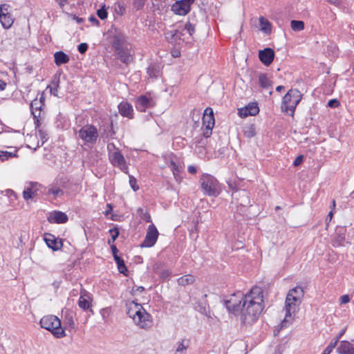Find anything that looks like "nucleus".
<instances>
[{"mask_svg":"<svg viewBox=\"0 0 354 354\" xmlns=\"http://www.w3.org/2000/svg\"><path fill=\"white\" fill-rule=\"evenodd\" d=\"M241 309V321L244 325H251L256 322L263 309V304L255 302L249 296H245Z\"/></svg>","mask_w":354,"mask_h":354,"instance_id":"f257e3e1","label":"nucleus"},{"mask_svg":"<svg viewBox=\"0 0 354 354\" xmlns=\"http://www.w3.org/2000/svg\"><path fill=\"white\" fill-rule=\"evenodd\" d=\"M39 324L41 328L50 331L56 338H62L66 336L65 328L62 326L60 319L55 315H49L43 317Z\"/></svg>","mask_w":354,"mask_h":354,"instance_id":"f03ea898","label":"nucleus"},{"mask_svg":"<svg viewBox=\"0 0 354 354\" xmlns=\"http://www.w3.org/2000/svg\"><path fill=\"white\" fill-rule=\"evenodd\" d=\"M302 98V94L298 89H290L283 97L281 111L291 115Z\"/></svg>","mask_w":354,"mask_h":354,"instance_id":"7ed1b4c3","label":"nucleus"},{"mask_svg":"<svg viewBox=\"0 0 354 354\" xmlns=\"http://www.w3.org/2000/svg\"><path fill=\"white\" fill-rule=\"evenodd\" d=\"M136 317H133L134 323L140 328L149 329L152 326L151 315L148 313L141 304H135Z\"/></svg>","mask_w":354,"mask_h":354,"instance_id":"20e7f679","label":"nucleus"},{"mask_svg":"<svg viewBox=\"0 0 354 354\" xmlns=\"http://www.w3.org/2000/svg\"><path fill=\"white\" fill-rule=\"evenodd\" d=\"M203 193L209 196H217L221 192V186L217 178H201Z\"/></svg>","mask_w":354,"mask_h":354,"instance_id":"39448f33","label":"nucleus"},{"mask_svg":"<svg viewBox=\"0 0 354 354\" xmlns=\"http://www.w3.org/2000/svg\"><path fill=\"white\" fill-rule=\"evenodd\" d=\"M78 136L84 143L93 145L96 142L99 134L95 126L93 124H86L79 130Z\"/></svg>","mask_w":354,"mask_h":354,"instance_id":"423d86ee","label":"nucleus"},{"mask_svg":"<svg viewBox=\"0 0 354 354\" xmlns=\"http://www.w3.org/2000/svg\"><path fill=\"white\" fill-rule=\"evenodd\" d=\"M301 299L295 296H289V295H286V301H285V308H286V317L281 322L282 327L286 326L287 318L291 317L292 314L295 313L297 309L299 306L302 302Z\"/></svg>","mask_w":354,"mask_h":354,"instance_id":"0eeeda50","label":"nucleus"},{"mask_svg":"<svg viewBox=\"0 0 354 354\" xmlns=\"http://www.w3.org/2000/svg\"><path fill=\"white\" fill-rule=\"evenodd\" d=\"M244 297V295L241 292L239 291L236 293L232 295L229 299H225L224 301L225 306L230 313H238L242 308Z\"/></svg>","mask_w":354,"mask_h":354,"instance_id":"6e6552de","label":"nucleus"},{"mask_svg":"<svg viewBox=\"0 0 354 354\" xmlns=\"http://www.w3.org/2000/svg\"><path fill=\"white\" fill-rule=\"evenodd\" d=\"M159 232L154 224L149 225L147 230V234L144 241L140 244L142 248L153 247L158 238Z\"/></svg>","mask_w":354,"mask_h":354,"instance_id":"1a4fd4ad","label":"nucleus"},{"mask_svg":"<svg viewBox=\"0 0 354 354\" xmlns=\"http://www.w3.org/2000/svg\"><path fill=\"white\" fill-rule=\"evenodd\" d=\"M194 0H178L171 6V10L176 14L181 16L186 15L190 11L191 5Z\"/></svg>","mask_w":354,"mask_h":354,"instance_id":"9d476101","label":"nucleus"},{"mask_svg":"<svg viewBox=\"0 0 354 354\" xmlns=\"http://www.w3.org/2000/svg\"><path fill=\"white\" fill-rule=\"evenodd\" d=\"M164 158L167 161L168 167L172 171L175 177L181 173L183 167L176 156L172 154H168L165 156Z\"/></svg>","mask_w":354,"mask_h":354,"instance_id":"9b49d317","label":"nucleus"},{"mask_svg":"<svg viewBox=\"0 0 354 354\" xmlns=\"http://www.w3.org/2000/svg\"><path fill=\"white\" fill-rule=\"evenodd\" d=\"M111 163L119 167L125 174H127V166L125 159L122 154L119 151H115L111 153L109 156Z\"/></svg>","mask_w":354,"mask_h":354,"instance_id":"f8f14e48","label":"nucleus"},{"mask_svg":"<svg viewBox=\"0 0 354 354\" xmlns=\"http://www.w3.org/2000/svg\"><path fill=\"white\" fill-rule=\"evenodd\" d=\"M44 241L49 248H51L53 251H57L60 250L63 246V242L62 239H57L55 235L50 233H46L44 234Z\"/></svg>","mask_w":354,"mask_h":354,"instance_id":"ddd939ff","label":"nucleus"},{"mask_svg":"<svg viewBox=\"0 0 354 354\" xmlns=\"http://www.w3.org/2000/svg\"><path fill=\"white\" fill-rule=\"evenodd\" d=\"M47 220L50 223L63 224L68 221V217L64 212L53 211L49 213Z\"/></svg>","mask_w":354,"mask_h":354,"instance_id":"4468645a","label":"nucleus"},{"mask_svg":"<svg viewBox=\"0 0 354 354\" xmlns=\"http://www.w3.org/2000/svg\"><path fill=\"white\" fill-rule=\"evenodd\" d=\"M129 46L126 35L121 32H116L113 36L112 46L114 50H120Z\"/></svg>","mask_w":354,"mask_h":354,"instance_id":"2eb2a0df","label":"nucleus"},{"mask_svg":"<svg viewBox=\"0 0 354 354\" xmlns=\"http://www.w3.org/2000/svg\"><path fill=\"white\" fill-rule=\"evenodd\" d=\"M259 58L265 66H268L274 60V51L270 48L259 50Z\"/></svg>","mask_w":354,"mask_h":354,"instance_id":"dca6fc26","label":"nucleus"},{"mask_svg":"<svg viewBox=\"0 0 354 354\" xmlns=\"http://www.w3.org/2000/svg\"><path fill=\"white\" fill-rule=\"evenodd\" d=\"M115 55L122 63L129 64L133 61V57L130 53L128 46L115 50Z\"/></svg>","mask_w":354,"mask_h":354,"instance_id":"f3484780","label":"nucleus"},{"mask_svg":"<svg viewBox=\"0 0 354 354\" xmlns=\"http://www.w3.org/2000/svg\"><path fill=\"white\" fill-rule=\"evenodd\" d=\"M64 180L62 181V186L63 188L66 189L70 192H78L80 188V183L78 180H74L75 178H73L72 181H70L69 178H63Z\"/></svg>","mask_w":354,"mask_h":354,"instance_id":"a211bd4d","label":"nucleus"},{"mask_svg":"<svg viewBox=\"0 0 354 354\" xmlns=\"http://www.w3.org/2000/svg\"><path fill=\"white\" fill-rule=\"evenodd\" d=\"M119 113L123 117H127L128 118H133V109L131 106L128 102H122L118 105Z\"/></svg>","mask_w":354,"mask_h":354,"instance_id":"6ab92c4d","label":"nucleus"},{"mask_svg":"<svg viewBox=\"0 0 354 354\" xmlns=\"http://www.w3.org/2000/svg\"><path fill=\"white\" fill-rule=\"evenodd\" d=\"M244 296H249L252 300L255 302L263 304V291L259 287H253L249 292L245 294Z\"/></svg>","mask_w":354,"mask_h":354,"instance_id":"aec40b11","label":"nucleus"},{"mask_svg":"<svg viewBox=\"0 0 354 354\" xmlns=\"http://www.w3.org/2000/svg\"><path fill=\"white\" fill-rule=\"evenodd\" d=\"M38 185L37 183H30L29 186L26 187L23 192V197L26 201L32 198L35 195H37V186Z\"/></svg>","mask_w":354,"mask_h":354,"instance_id":"412c9836","label":"nucleus"},{"mask_svg":"<svg viewBox=\"0 0 354 354\" xmlns=\"http://www.w3.org/2000/svg\"><path fill=\"white\" fill-rule=\"evenodd\" d=\"M75 315V313L70 309H66L64 312V318H63L64 324L66 326H67L69 328H73V329L75 328V322H74Z\"/></svg>","mask_w":354,"mask_h":354,"instance_id":"4be33fe9","label":"nucleus"},{"mask_svg":"<svg viewBox=\"0 0 354 354\" xmlns=\"http://www.w3.org/2000/svg\"><path fill=\"white\" fill-rule=\"evenodd\" d=\"M203 124L204 126L209 125V127H214V117L212 108L207 107L205 109L203 117Z\"/></svg>","mask_w":354,"mask_h":354,"instance_id":"5701e85b","label":"nucleus"},{"mask_svg":"<svg viewBox=\"0 0 354 354\" xmlns=\"http://www.w3.org/2000/svg\"><path fill=\"white\" fill-rule=\"evenodd\" d=\"M337 350L339 354H354V347L348 341H341Z\"/></svg>","mask_w":354,"mask_h":354,"instance_id":"b1692460","label":"nucleus"},{"mask_svg":"<svg viewBox=\"0 0 354 354\" xmlns=\"http://www.w3.org/2000/svg\"><path fill=\"white\" fill-rule=\"evenodd\" d=\"M0 21L4 28H9L11 27L14 22V19L12 15L9 12L5 14L3 13L2 10H0Z\"/></svg>","mask_w":354,"mask_h":354,"instance_id":"393cba45","label":"nucleus"},{"mask_svg":"<svg viewBox=\"0 0 354 354\" xmlns=\"http://www.w3.org/2000/svg\"><path fill=\"white\" fill-rule=\"evenodd\" d=\"M149 98L145 95H141L137 100L136 107L138 111L144 112L149 106Z\"/></svg>","mask_w":354,"mask_h":354,"instance_id":"a878e982","label":"nucleus"},{"mask_svg":"<svg viewBox=\"0 0 354 354\" xmlns=\"http://www.w3.org/2000/svg\"><path fill=\"white\" fill-rule=\"evenodd\" d=\"M260 30L266 35H270L272 32V24L264 17H260L259 19Z\"/></svg>","mask_w":354,"mask_h":354,"instance_id":"bb28decb","label":"nucleus"},{"mask_svg":"<svg viewBox=\"0 0 354 354\" xmlns=\"http://www.w3.org/2000/svg\"><path fill=\"white\" fill-rule=\"evenodd\" d=\"M55 63L57 66L66 64L69 62V57L62 51L56 52L54 54Z\"/></svg>","mask_w":354,"mask_h":354,"instance_id":"cd10ccee","label":"nucleus"},{"mask_svg":"<svg viewBox=\"0 0 354 354\" xmlns=\"http://www.w3.org/2000/svg\"><path fill=\"white\" fill-rule=\"evenodd\" d=\"M41 104H39L37 99L32 101L30 104V111L34 118H39L41 113Z\"/></svg>","mask_w":354,"mask_h":354,"instance_id":"c85d7f7f","label":"nucleus"},{"mask_svg":"<svg viewBox=\"0 0 354 354\" xmlns=\"http://www.w3.org/2000/svg\"><path fill=\"white\" fill-rule=\"evenodd\" d=\"M243 178H229L227 181L228 187L230 189L233 191H238L242 187V180Z\"/></svg>","mask_w":354,"mask_h":354,"instance_id":"c756f323","label":"nucleus"},{"mask_svg":"<svg viewBox=\"0 0 354 354\" xmlns=\"http://www.w3.org/2000/svg\"><path fill=\"white\" fill-rule=\"evenodd\" d=\"M194 281L195 277L192 274H186L178 279V285L183 286L192 284Z\"/></svg>","mask_w":354,"mask_h":354,"instance_id":"7c9ffc66","label":"nucleus"},{"mask_svg":"<svg viewBox=\"0 0 354 354\" xmlns=\"http://www.w3.org/2000/svg\"><path fill=\"white\" fill-rule=\"evenodd\" d=\"M259 83L263 88H268L272 86L270 80L265 73H261L259 75Z\"/></svg>","mask_w":354,"mask_h":354,"instance_id":"2f4dec72","label":"nucleus"},{"mask_svg":"<svg viewBox=\"0 0 354 354\" xmlns=\"http://www.w3.org/2000/svg\"><path fill=\"white\" fill-rule=\"evenodd\" d=\"M287 295H289L290 297L293 295L303 299L304 296V290L301 286H297L296 287L290 289Z\"/></svg>","mask_w":354,"mask_h":354,"instance_id":"473e14b6","label":"nucleus"},{"mask_svg":"<svg viewBox=\"0 0 354 354\" xmlns=\"http://www.w3.org/2000/svg\"><path fill=\"white\" fill-rule=\"evenodd\" d=\"M78 306L84 310H90L93 313V310L91 309L90 302L88 299L84 297V295H80L78 300Z\"/></svg>","mask_w":354,"mask_h":354,"instance_id":"72a5a7b5","label":"nucleus"},{"mask_svg":"<svg viewBox=\"0 0 354 354\" xmlns=\"http://www.w3.org/2000/svg\"><path fill=\"white\" fill-rule=\"evenodd\" d=\"M290 26L292 30L298 32L304 29V22L299 20H292Z\"/></svg>","mask_w":354,"mask_h":354,"instance_id":"f704fd0d","label":"nucleus"},{"mask_svg":"<svg viewBox=\"0 0 354 354\" xmlns=\"http://www.w3.org/2000/svg\"><path fill=\"white\" fill-rule=\"evenodd\" d=\"M189 339H182L180 342H178L176 351L177 353H183V351H185L189 346Z\"/></svg>","mask_w":354,"mask_h":354,"instance_id":"c9c22d12","label":"nucleus"},{"mask_svg":"<svg viewBox=\"0 0 354 354\" xmlns=\"http://www.w3.org/2000/svg\"><path fill=\"white\" fill-rule=\"evenodd\" d=\"M243 134L246 138H250L255 136V127L253 124L248 125L244 127Z\"/></svg>","mask_w":354,"mask_h":354,"instance_id":"e433bc0d","label":"nucleus"},{"mask_svg":"<svg viewBox=\"0 0 354 354\" xmlns=\"http://www.w3.org/2000/svg\"><path fill=\"white\" fill-rule=\"evenodd\" d=\"M246 106L248 109V113H250V115H256L259 112V108L257 102L250 103Z\"/></svg>","mask_w":354,"mask_h":354,"instance_id":"4c0bfd02","label":"nucleus"},{"mask_svg":"<svg viewBox=\"0 0 354 354\" xmlns=\"http://www.w3.org/2000/svg\"><path fill=\"white\" fill-rule=\"evenodd\" d=\"M135 304H138V303L135 302L134 301L129 303L127 306V314L128 316L133 319V317H136V307L134 306Z\"/></svg>","mask_w":354,"mask_h":354,"instance_id":"58836bf2","label":"nucleus"},{"mask_svg":"<svg viewBox=\"0 0 354 354\" xmlns=\"http://www.w3.org/2000/svg\"><path fill=\"white\" fill-rule=\"evenodd\" d=\"M17 156L16 152L12 153L8 152L7 151H1L0 150V160L1 162H3L5 160H7L10 158H14Z\"/></svg>","mask_w":354,"mask_h":354,"instance_id":"ea45409f","label":"nucleus"},{"mask_svg":"<svg viewBox=\"0 0 354 354\" xmlns=\"http://www.w3.org/2000/svg\"><path fill=\"white\" fill-rule=\"evenodd\" d=\"M109 232L111 235V240H109L108 243L111 245V243H113V242L119 236L120 230L118 227H114L113 228L110 229Z\"/></svg>","mask_w":354,"mask_h":354,"instance_id":"a19ab883","label":"nucleus"},{"mask_svg":"<svg viewBox=\"0 0 354 354\" xmlns=\"http://www.w3.org/2000/svg\"><path fill=\"white\" fill-rule=\"evenodd\" d=\"M166 35H167V37H171V38H174L175 39H183L182 38V36H183V34L179 30H174L167 31Z\"/></svg>","mask_w":354,"mask_h":354,"instance_id":"79ce46f5","label":"nucleus"},{"mask_svg":"<svg viewBox=\"0 0 354 354\" xmlns=\"http://www.w3.org/2000/svg\"><path fill=\"white\" fill-rule=\"evenodd\" d=\"M159 73L158 68L154 65H150L147 68V73L151 77H157Z\"/></svg>","mask_w":354,"mask_h":354,"instance_id":"37998d69","label":"nucleus"},{"mask_svg":"<svg viewBox=\"0 0 354 354\" xmlns=\"http://www.w3.org/2000/svg\"><path fill=\"white\" fill-rule=\"evenodd\" d=\"M48 193L49 194H53L55 197L62 196L64 194V192L62 189L57 187H52L48 189Z\"/></svg>","mask_w":354,"mask_h":354,"instance_id":"c03bdc74","label":"nucleus"},{"mask_svg":"<svg viewBox=\"0 0 354 354\" xmlns=\"http://www.w3.org/2000/svg\"><path fill=\"white\" fill-rule=\"evenodd\" d=\"M52 84L53 85V86H48V88H50V93L54 96H58L59 80L57 81L53 80Z\"/></svg>","mask_w":354,"mask_h":354,"instance_id":"a18cd8bd","label":"nucleus"},{"mask_svg":"<svg viewBox=\"0 0 354 354\" xmlns=\"http://www.w3.org/2000/svg\"><path fill=\"white\" fill-rule=\"evenodd\" d=\"M97 15L102 20L107 18L108 13L105 8V6H103L101 8L97 10Z\"/></svg>","mask_w":354,"mask_h":354,"instance_id":"49530a36","label":"nucleus"},{"mask_svg":"<svg viewBox=\"0 0 354 354\" xmlns=\"http://www.w3.org/2000/svg\"><path fill=\"white\" fill-rule=\"evenodd\" d=\"M197 310L200 311L201 313L208 316L209 308L205 303H200L198 305Z\"/></svg>","mask_w":354,"mask_h":354,"instance_id":"de8ad7c7","label":"nucleus"},{"mask_svg":"<svg viewBox=\"0 0 354 354\" xmlns=\"http://www.w3.org/2000/svg\"><path fill=\"white\" fill-rule=\"evenodd\" d=\"M184 30H186L190 37H192L195 31V27L189 21L187 22L184 26Z\"/></svg>","mask_w":354,"mask_h":354,"instance_id":"09e8293b","label":"nucleus"},{"mask_svg":"<svg viewBox=\"0 0 354 354\" xmlns=\"http://www.w3.org/2000/svg\"><path fill=\"white\" fill-rule=\"evenodd\" d=\"M146 0H133V7L136 10H140L143 8Z\"/></svg>","mask_w":354,"mask_h":354,"instance_id":"8fccbe9b","label":"nucleus"},{"mask_svg":"<svg viewBox=\"0 0 354 354\" xmlns=\"http://www.w3.org/2000/svg\"><path fill=\"white\" fill-rule=\"evenodd\" d=\"M164 263L162 262H156L153 266V270L156 274H158L161 270L164 269Z\"/></svg>","mask_w":354,"mask_h":354,"instance_id":"3c124183","label":"nucleus"},{"mask_svg":"<svg viewBox=\"0 0 354 354\" xmlns=\"http://www.w3.org/2000/svg\"><path fill=\"white\" fill-rule=\"evenodd\" d=\"M120 273L123 274L124 276H128L129 270L125 265L124 261L117 266Z\"/></svg>","mask_w":354,"mask_h":354,"instance_id":"603ef678","label":"nucleus"},{"mask_svg":"<svg viewBox=\"0 0 354 354\" xmlns=\"http://www.w3.org/2000/svg\"><path fill=\"white\" fill-rule=\"evenodd\" d=\"M171 273V271H169L168 269H163L162 270H161L160 272L158 275H159L160 279H162V280H165L167 278H169V277L170 276Z\"/></svg>","mask_w":354,"mask_h":354,"instance_id":"864d4df0","label":"nucleus"},{"mask_svg":"<svg viewBox=\"0 0 354 354\" xmlns=\"http://www.w3.org/2000/svg\"><path fill=\"white\" fill-rule=\"evenodd\" d=\"M345 237L343 235H337V236L334 240L333 245L335 246H340L343 244L344 241Z\"/></svg>","mask_w":354,"mask_h":354,"instance_id":"5fc2aeb1","label":"nucleus"},{"mask_svg":"<svg viewBox=\"0 0 354 354\" xmlns=\"http://www.w3.org/2000/svg\"><path fill=\"white\" fill-rule=\"evenodd\" d=\"M238 111H239V115L241 118H245V117L250 115V113H248V109L247 106H245L241 109H239Z\"/></svg>","mask_w":354,"mask_h":354,"instance_id":"6e6d98bb","label":"nucleus"},{"mask_svg":"<svg viewBox=\"0 0 354 354\" xmlns=\"http://www.w3.org/2000/svg\"><path fill=\"white\" fill-rule=\"evenodd\" d=\"M129 185L133 191L136 192L139 189V185L136 178H129Z\"/></svg>","mask_w":354,"mask_h":354,"instance_id":"4d7b16f0","label":"nucleus"},{"mask_svg":"<svg viewBox=\"0 0 354 354\" xmlns=\"http://www.w3.org/2000/svg\"><path fill=\"white\" fill-rule=\"evenodd\" d=\"M88 44L86 43H82L78 45L77 50L81 54H84L88 50Z\"/></svg>","mask_w":354,"mask_h":354,"instance_id":"13d9d810","label":"nucleus"},{"mask_svg":"<svg viewBox=\"0 0 354 354\" xmlns=\"http://www.w3.org/2000/svg\"><path fill=\"white\" fill-rule=\"evenodd\" d=\"M38 133L41 139L42 140V145L48 140L47 133L41 129H39Z\"/></svg>","mask_w":354,"mask_h":354,"instance_id":"bf43d9fd","label":"nucleus"},{"mask_svg":"<svg viewBox=\"0 0 354 354\" xmlns=\"http://www.w3.org/2000/svg\"><path fill=\"white\" fill-rule=\"evenodd\" d=\"M340 105L339 102L336 99H332L328 101V106L331 108H336Z\"/></svg>","mask_w":354,"mask_h":354,"instance_id":"052dcab7","label":"nucleus"},{"mask_svg":"<svg viewBox=\"0 0 354 354\" xmlns=\"http://www.w3.org/2000/svg\"><path fill=\"white\" fill-rule=\"evenodd\" d=\"M212 129L213 127H209V125H207L205 126V129L203 132V136L205 137V138H209L210 137V136L212 135Z\"/></svg>","mask_w":354,"mask_h":354,"instance_id":"680f3d73","label":"nucleus"},{"mask_svg":"<svg viewBox=\"0 0 354 354\" xmlns=\"http://www.w3.org/2000/svg\"><path fill=\"white\" fill-rule=\"evenodd\" d=\"M304 159V157L302 155L297 156L295 158V160H294L293 165L296 167L299 166V165H301L303 162Z\"/></svg>","mask_w":354,"mask_h":354,"instance_id":"e2e57ef3","label":"nucleus"},{"mask_svg":"<svg viewBox=\"0 0 354 354\" xmlns=\"http://www.w3.org/2000/svg\"><path fill=\"white\" fill-rule=\"evenodd\" d=\"M350 300H351L350 297L348 295H344L341 296L340 299H339L340 304H347L350 301Z\"/></svg>","mask_w":354,"mask_h":354,"instance_id":"0e129e2a","label":"nucleus"},{"mask_svg":"<svg viewBox=\"0 0 354 354\" xmlns=\"http://www.w3.org/2000/svg\"><path fill=\"white\" fill-rule=\"evenodd\" d=\"M339 339V337L336 336V337L334 338L328 346H332L331 349L333 350V348L337 346Z\"/></svg>","mask_w":354,"mask_h":354,"instance_id":"69168bd1","label":"nucleus"},{"mask_svg":"<svg viewBox=\"0 0 354 354\" xmlns=\"http://www.w3.org/2000/svg\"><path fill=\"white\" fill-rule=\"evenodd\" d=\"M339 339V337L336 336V337L334 338L328 346H332L331 349L333 350V348L337 346Z\"/></svg>","mask_w":354,"mask_h":354,"instance_id":"338daca9","label":"nucleus"},{"mask_svg":"<svg viewBox=\"0 0 354 354\" xmlns=\"http://www.w3.org/2000/svg\"><path fill=\"white\" fill-rule=\"evenodd\" d=\"M188 172L191 175H195L197 171V168L195 166L189 165L187 168Z\"/></svg>","mask_w":354,"mask_h":354,"instance_id":"774afa93","label":"nucleus"}]
</instances>
